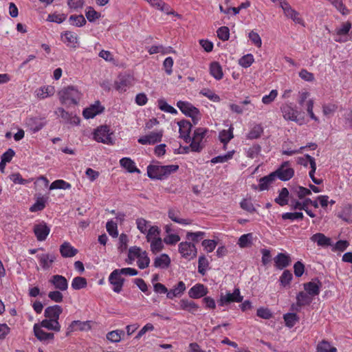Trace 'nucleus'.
Here are the masks:
<instances>
[{
  "instance_id": "f257e3e1",
  "label": "nucleus",
  "mask_w": 352,
  "mask_h": 352,
  "mask_svg": "<svg viewBox=\"0 0 352 352\" xmlns=\"http://www.w3.org/2000/svg\"><path fill=\"white\" fill-rule=\"evenodd\" d=\"M179 169V166L170 164L162 166L158 164H150L147 167V175L151 179H164L171 173L176 172Z\"/></svg>"
},
{
  "instance_id": "f03ea898",
  "label": "nucleus",
  "mask_w": 352,
  "mask_h": 352,
  "mask_svg": "<svg viewBox=\"0 0 352 352\" xmlns=\"http://www.w3.org/2000/svg\"><path fill=\"white\" fill-rule=\"evenodd\" d=\"M58 94L61 104L66 106L78 104L82 97V93L74 86L62 89Z\"/></svg>"
},
{
  "instance_id": "7ed1b4c3",
  "label": "nucleus",
  "mask_w": 352,
  "mask_h": 352,
  "mask_svg": "<svg viewBox=\"0 0 352 352\" xmlns=\"http://www.w3.org/2000/svg\"><path fill=\"white\" fill-rule=\"evenodd\" d=\"M128 258L130 261L128 262L129 264H131L133 261L137 259V265L140 269L146 268L150 263V258L148 256L147 252L136 246L129 248Z\"/></svg>"
},
{
  "instance_id": "20e7f679",
  "label": "nucleus",
  "mask_w": 352,
  "mask_h": 352,
  "mask_svg": "<svg viewBox=\"0 0 352 352\" xmlns=\"http://www.w3.org/2000/svg\"><path fill=\"white\" fill-rule=\"evenodd\" d=\"M208 129L205 128H197L190 138V147L192 152H200L204 148L206 142V135Z\"/></svg>"
},
{
  "instance_id": "39448f33",
  "label": "nucleus",
  "mask_w": 352,
  "mask_h": 352,
  "mask_svg": "<svg viewBox=\"0 0 352 352\" xmlns=\"http://www.w3.org/2000/svg\"><path fill=\"white\" fill-rule=\"evenodd\" d=\"M177 107L186 116L190 117L194 124H197L201 118L199 110L187 101L179 100L177 102Z\"/></svg>"
},
{
  "instance_id": "423d86ee",
  "label": "nucleus",
  "mask_w": 352,
  "mask_h": 352,
  "mask_svg": "<svg viewBox=\"0 0 352 352\" xmlns=\"http://www.w3.org/2000/svg\"><path fill=\"white\" fill-rule=\"evenodd\" d=\"M280 111L283 114V117L285 120L295 122L299 125L303 124L304 120L302 118H298L300 112L293 103H284L280 107Z\"/></svg>"
},
{
  "instance_id": "0eeeda50",
  "label": "nucleus",
  "mask_w": 352,
  "mask_h": 352,
  "mask_svg": "<svg viewBox=\"0 0 352 352\" xmlns=\"http://www.w3.org/2000/svg\"><path fill=\"white\" fill-rule=\"evenodd\" d=\"M351 29V23L349 21H346L341 23L336 29L329 32L332 34L333 40L338 43H346L349 40V31Z\"/></svg>"
},
{
  "instance_id": "6e6552de",
  "label": "nucleus",
  "mask_w": 352,
  "mask_h": 352,
  "mask_svg": "<svg viewBox=\"0 0 352 352\" xmlns=\"http://www.w3.org/2000/svg\"><path fill=\"white\" fill-rule=\"evenodd\" d=\"M113 133L110 131L109 126H100L95 129L94 132V140L98 142H102L107 144H112L113 141L112 139Z\"/></svg>"
},
{
  "instance_id": "1a4fd4ad",
  "label": "nucleus",
  "mask_w": 352,
  "mask_h": 352,
  "mask_svg": "<svg viewBox=\"0 0 352 352\" xmlns=\"http://www.w3.org/2000/svg\"><path fill=\"white\" fill-rule=\"evenodd\" d=\"M284 16L292 20L294 23L305 27V23L300 12L296 10L288 3H284L282 8Z\"/></svg>"
},
{
  "instance_id": "9d476101",
  "label": "nucleus",
  "mask_w": 352,
  "mask_h": 352,
  "mask_svg": "<svg viewBox=\"0 0 352 352\" xmlns=\"http://www.w3.org/2000/svg\"><path fill=\"white\" fill-rule=\"evenodd\" d=\"M178 251L182 257L190 261L195 258L197 254L196 246L190 242H181L178 246Z\"/></svg>"
},
{
  "instance_id": "9b49d317",
  "label": "nucleus",
  "mask_w": 352,
  "mask_h": 352,
  "mask_svg": "<svg viewBox=\"0 0 352 352\" xmlns=\"http://www.w3.org/2000/svg\"><path fill=\"white\" fill-rule=\"evenodd\" d=\"M243 296L241 295V292L239 288H235L232 293L228 292L224 294H221L218 304L219 306H224L231 302H241L243 300Z\"/></svg>"
},
{
  "instance_id": "f8f14e48",
  "label": "nucleus",
  "mask_w": 352,
  "mask_h": 352,
  "mask_svg": "<svg viewBox=\"0 0 352 352\" xmlns=\"http://www.w3.org/2000/svg\"><path fill=\"white\" fill-rule=\"evenodd\" d=\"M108 280L112 286V290L119 294L122 290L124 279L119 274L118 270H114L109 275Z\"/></svg>"
},
{
  "instance_id": "ddd939ff",
  "label": "nucleus",
  "mask_w": 352,
  "mask_h": 352,
  "mask_svg": "<svg viewBox=\"0 0 352 352\" xmlns=\"http://www.w3.org/2000/svg\"><path fill=\"white\" fill-rule=\"evenodd\" d=\"M163 133L162 130L152 131L147 135L140 137L138 142L143 145L154 144L162 141Z\"/></svg>"
},
{
  "instance_id": "4468645a",
  "label": "nucleus",
  "mask_w": 352,
  "mask_h": 352,
  "mask_svg": "<svg viewBox=\"0 0 352 352\" xmlns=\"http://www.w3.org/2000/svg\"><path fill=\"white\" fill-rule=\"evenodd\" d=\"M276 171L278 178L282 181H288L294 175V170L290 166L288 161L282 163Z\"/></svg>"
},
{
  "instance_id": "2eb2a0df",
  "label": "nucleus",
  "mask_w": 352,
  "mask_h": 352,
  "mask_svg": "<svg viewBox=\"0 0 352 352\" xmlns=\"http://www.w3.org/2000/svg\"><path fill=\"white\" fill-rule=\"evenodd\" d=\"M62 41L69 47L76 49L79 46L78 34L72 31H65L60 34Z\"/></svg>"
},
{
  "instance_id": "dca6fc26",
  "label": "nucleus",
  "mask_w": 352,
  "mask_h": 352,
  "mask_svg": "<svg viewBox=\"0 0 352 352\" xmlns=\"http://www.w3.org/2000/svg\"><path fill=\"white\" fill-rule=\"evenodd\" d=\"M104 108L101 105L99 101H96L94 104L85 108L82 111V116L85 119L94 118L97 115L103 112Z\"/></svg>"
},
{
  "instance_id": "f3484780",
  "label": "nucleus",
  "mask_w": 352,
  "mask_h": 352,
  "mask_svg": "<svg viewBox=\"0 0 352 352\" xmlns=\"http://www.w3.org/2000/svg\"><path fill=\"white\" fill-rule=\"evenodd\" d=\"M311 241L317 244L318 246L321 247L322 248H327L329 247H332L333 245V242L332 239L327 236H325L323 233L318 232L313 234L310 237Z\"/></svg>"
},
{
  "instance_id": "a211bd4d",
  "label": "nucleus",
  "mask_w": 352,
  "mask_h": 352,
  "mask_svg": "<svg viewBox=\"0 0 352 352\" xmlns=\"http://www.w3.org/2000/svg\"><path fill=\"white\" fill-rule=\"evenodd\" d=\"M40 266L44 270H50L56 257L54 254L42 253L36 255Z\"/></svg>"
},
{
  "instance_id": "6ab92c4d",
  "label": "nucleus",
  "mask_w": 352,
  "mask_h": 352,
  "mask_svg": "<svg viewBox=\"0 0 352 352\" xmlns=\"http://www.w3.org/2000/svg\"><path fill=\"white\" fill-rule=\"evenodd\" d=\"M50 232V227L43 221L35 224L34 226V233L39 241H45Z\"/></svg>"
},
{
  "instance_id": "aec40b11",
  "label": "nucleus",
  "mask_w": 352,
  "mask_h": 352,
  "mask_svg": "<svg viewBox=\"0 0 352 352\" xmlns=\"http://www.w3.org/2000/svg\"><path fill=\"white\" fill-rule=\"evenodd\" d=\"M49 283L59 291H66L68 288V282L65 277L61 275H53L49 279Z\"/></svg>"
},
{
  "instance_id": "412c9836",
  "label": "nucleus",
  "mask_w": 352,
  "mask_h": 352,
  "mask_svg": "<svg viewBox=\"0 0 352 352\" xmlns=\"http://www.w3.org/2000/svg\"><path fill=\"white\" fill-rule=\"evenodd\" d=\"M177 124L179 126V137L186 143H189L190 141L189 134L192 128L191 123L189 121L183 120L178 122Z\"/></svg>"
},
{
  "instance_id": "4be33fe9",
  "label": "nucleus",
  "mask_w": 352,
  "mask_h": 352,
  "mask_svg": "<svg viewBox=\"0 0 352 352\" xmlns=\"http://www.w3.org/2000/svg\"><path fill=\"white\" fill-rule=\"evenodd\" d=\"M43 327H41L38 323H36L34 325V333L38 340L43 342H47L50 340H52L54 338V335L52 333H47L43 329Z\"/></svg>"
},
{
  "instance_id": "5701e85b",
  "label": "nucleus",
  "mask_w": 352,
  "mask_h": 352,
  "mask_svg": "<svg viewBox=\"0 0 352 352\" xmlns=\"http://www.w3.org/2000/svg\"><path fill=\"white\" fill-rule=\"evenodd\" d=\"M208 294V289L200 283L195 284L188 291V296L191 298H200L205 296Z\"/></svg>"
},
{
  "instance_id": "b1692460",
  "label": "nucleus",
  "mask_w": 352,
  "mask_h": 352,
  "mask_svg": "<svg viewBox=\"0 0 352 352\" xmlns=\"http://www.w3.org/2000/svg\"><path fill=\"white\" fill-rule=\"evenodd\" d=\"M304 289L312 298L320 294L321 283L316 279L304 284Z\"/></svg>"
},
{
  "instance_id": "393cba45",
  "label": "nucleus",
  "mask_w": 352,
  "mask_h": 352,
  "mask_svg": "<svg viewBox=\"0 0 352 352\" xmlns=\"http://www.w3.org/2000/svg\"><path fill=\"white\" fill-rule=\"evenodd\" d=\"M25 124L32 132L36 133L45 125V121L43 118H30L26 120Z\"/></svg>"
},
{
  "instance_id": "a878e982",
  "label": "nucleus",
  "mask_w": 352,
  "mask_h": 352,
  "mask_svg": "<svg viewBox=\"0 0 352 352\" xmlns=\"http://www.w3.org/2000/svg\"><path fill=\"white\" fill-rule=\"evenodd\" d=\"M275 267L278 270H283L290 265L291 258L288 254L278 253L274 258Z\"/></svg>"
},
{
  "instance_id": "bb28decb",
  "label": "nucleus",
  "mask_w": 352,
  "mask_h": 352,
  "mask_svg": "<svg viewBox=\"0 0 352 352\" xmlns=\"http://www.w3.org/2000/svg\"><path fill=\"white\" fill-rule=\"evenodd\" d=\"M186 289L185 283L183 281H179L173 289L167 292V298L173 299L174 298L180 297Z\"/></svg>"
},
{
  "instance_id": "cd10ccee",
  "label": "nucleus",
  "mask_w": 352,
  "mask_h": 352,
  "mask_svg": "<svg viewBox=\"0 0 352 352\" xmlns=\"http://www.w3.org/2000/svg\"><path fill=\"white\" fill-rule=\"evenodd\" d=\"M55 93V88L52 85L43 86L35 91V95L40 100L45 99L53 96Z\"/></svg>"
},
{
  "instance_id": "c85d7f7f",
  "label": "nucleus",
  "mask_w": 352,
  "mask_h": 352,
  "mask_svg": "<svg viewBox=\"0 0 352 352\" xmlns=\"http://www.w3.org/2000/svg\"><path fill=\"white\" fill-rule=\"evenodd\" d=\"M168 217L174 222L182 226L190 225L192 221L190 219H184L179 217V212L175 209H170L168 212Z\"/></svg>"
},
{
  "instance_id": "c756f323",
  "label": "nucleus",
  "mask_w": 352,
  "mask_h": 352,
  "mask_svg": "<svg viewBox=\"0 0 352 352\" xmlns=\"http://www.w3.org/2000/svg\"><path fill=\"white\" fill-rule=\"evenodd\" d=\"M234 127L230 125L228 129L221 130L219 133V139L223 144V148L226 149V145L234 138Z\"/></svg>"
},
{
  "instance_id": "7c9ffc66",
  "label": "nucleus",
  "mask_w": 352,
  "mask_h": 352,
  "mask_svg": "<svg viewBox=\"0 0 352 352\" xmlns=\"http://www.w3.org/2000/svg\"><path fill=\"white\" fill-rule=\"evenodd\" d=\"M62 311L63 309L59 305L50 306L45 309V316L47 318L58 320Z\"/></svg>"
},
{
  "instance_id": "2f4dec72",
  "label": "nucleus",
  "mask_w": 352,
  "mask_h": 352,
  "mask_svg": "<svg viewBox=\"0 0 352 352\" xmlns=\"http://www.w3.org/2000/svg\"><path fill=\"white\" fill-rule=\"evenodd\" d=\"M148 52L150 55L155 54H168L175 53L172 47H164L162 45H154L148 47Z\"/></svg>"
},
{
  "instance_id": "473e14b6",
  "label": "nucleus",
  "mask_w": 352,
  "mask_h": 352,
  "mask_svg": "<svg viewBox=\"0 0 352 352\" xmlns=\"http://www.w3.org/2000/svg\"><path fill=\"white\" fill-rule=\"evenodd\" d=\"M60 252L63 257H73L78 253V250L69 242H64L60 247Z\"/></svg>"
},
{
  "instance_id": "72a5a7b5",
  "label": "nucleus",
  "mask_w": 352,
  "mask_h": 352,
  "mask_svg": "<svg viewBox=\"0 0 352 352\" xmlns=\"http://www.w3.org/2000/svg\"><path fill=\"white\" fill-rule=\"evenodd\" d=\"M306 148H311V149H315L316 148V144L314 143H310L305 146H301L299 148L296 149H291L287 147V143H285L283 146V149L281 151L282 154L287 156H292L295 154L302 153L303 150Z\"/></svg>"
},
{
  "instance_id": "f704fd0d",
  "label": "nucleus",
  "mask_w": 352,
  "mask_h": 352,
  "mask_svg": "<svg viewBox=\"0 0 352 352\" xmlns=\"http://www.w3.org/2000/svg\"><path fill=\"white\" fill-rule=\"evenodd\" d=\"M338 217L347 223H352V205L350 204L344 205Z\"/></svg>"
},
{
  "instance_id": "c9c22d12",
  "label": "nucleus",
  "mask_w": 352,
  "mask_h": 352,
  "mask_svg": "<svg viewBox=\"0 0 352 352\" xmlns=\"http://www.w3.org/2000/svg\"><path fill=\"white\" fill-rule=\"evenodd\" d=\"M170 264V258L166 254H162L157 256L153 261V265L157 268L166 269Z\"/></svg>"
},
{
  "instance_id": "e433bc0d",
  "label": "nucleus",
  "mask_w": 352,
  "mask_h": 352,
  "mask_svg": "<svg viewBox=\"0 0 352 352\" xmlns=\"http://www.w3.org/2000/svg\"><path fill=\"white\" fill-rule=\"evenodd\" d=\"M120 166L125 168L129 173H140V170L136 167L135 163L129 157H123L120 160Z\"/></svg>"
},
{
  "instance_id": "4c0bfd02",
  "label": "nucleus",
  "mask_w": 352,
  "mask_h": 352,
  "mask_svg": "<svg viewBox=\"0 0 352 352\" xmlns=\"http://www.w3.org/2000/svg\"><path fill=\"white\" fill-rule=\"evenodd\" d=\"M179 305L181 309L187 311L192 314L196 312L199 309V306L197 305V304H196L195 302L192 300L186 298L180 300Z\"/></svg>"
},
{
  "instance_id": "58836bf2",
  "label": "nucleus",
  "mask_w": 352,
  "mask_h": 352,
  "mask_svg": "<svg viewBox=\"0 0 352 352\" xmlns=\"http://www.w3.org/2000/svg\"><path fill=\"white\" fill-rule=\"evenodd\" d=\"M43 328H46L48 330L54 331L56 332L60 331V325L58 320L47 318L42 320L41 323H38Z\"/></svg>"
},
{
  "instance_id": "ea45409f",
  "label": "nucleus",
  "mask_w": 352,
  "mask_h": 352,
  "mask_svg": "<svg viewBox=\"0 0 352 352\" xmlns=\"http://www.w3.org/2000/svg\"><path fill=\"white\" fill-rule=\"evenodd\" d=\"M135 223L138 230L144 235L148 232V230H150L151 228L155 226L153 225L150 221H148L142 217L138 218L135 220Z\"/></svg>"
},
{
  "instance_id": "a19ab883",
  "label": "nucleus",
  "mask_w": 352,
  "mask_h": 352,
  "mask_svg": "<svg viewBox=\"0 0 352 352\" xmlns=\"http://www.w3.org/2000/svg\"><path fill=\"white\" fill-rule=\"evenodd\" d=\"M210 74L217 80H219L223 78V74L222 67L219 63H211L210 65Z\"/></svg>"
},
{
  "instance_id": "79ce46f5",
  "label": "nucleus",
  "mask_w": 352,
  "mask_h": 352,
  "mask_svg": "<svg viewBox=\"0 0 352 352\" xmlns=\"http://www.w3.org/2000/svg\"><path fill=\"white\" fill-rule=\"evenodd\" d=\"M316 352H338V350L329 342L324 340L318 343Z\"/></svg>"
},
{
  "instance_id": "37998d69",
  "label": "nucleus",
  "mask_w": 352,
  "mask_h": 352,
  "mask_svg": "<svg viewBox=\"0 0 352 352\" xmlns=\"http://www.w3.org/2000/svg\"><path fill=\"white\" fill-rule=\"evenodd\" d=\"M161 230L157 226H154L148 230V232L144 234L146 241L148 243L151 241L160 238Z\"/></svg>"
},
{
  "instance_id": "c03bdc74",
  "label": "nucleus",
  "mask_w": 352,
  "mask_h": 352,
  "mask_svg": "<svg viewBox=\"0 0 352 352\" xmlns=\"http://www.w3.org/2000/svg\"><path fill=\"white\" fill-rule=\"evenodd\" d=\"M124 336V331L123 330L116 329L109 332L106 337L111 342H119Z\"/></svg>"
},
{
  "instance_id": "a18cd8bd",
  "label": "nucleus",
  "mask_w": 352,
  "mask_h": 352,
  "mask_svg": "<svg viewBox=\"0 0 352 352\" xmlns=\"http://www.w3.org/2000/svg\"><path fill=\"white\" fill-rule=\"evenodd\" d=\"M313 298L307 293L300 292L297 294L296 302L298 306L309 305Z\"/></svg>"
},
{
  "instance_id": "49530a36",
  "label": "nucleus",
  "mask_w": 352,
  "mask_h": 352,
  "mask_svg": "<svg viewBox=\"0 0 352 352\" xmlns=\"http://www.w3.org/2000/svg\"><path fill=\"white\" fill-rule=\"evenodd\" d=\"M157 106L159 109L162 111L173 115L177 113V111L173 107L168 104L164 98H160L157 100Z\"/></svg>"
},
{
  "instance_id": "de8ad7c7",
  "label": "nucleus",
  "mask_w": 352,
  "mask_h": 352,
  "mask_svg": "<svg viewBox=\"0 0 352 352\" xmlns=\"http://www.w3.org/2000/svg\"><path fill=\"white\" fill-rule=\"evenodd\" d=\"M253 239V234L252 233H248L241 235L238 241V245L241 248H245L252 245Z\"/></svg>"
},
{
  "instance_id": "09e8293b",
  "label": "nucleus",
  "mask_w": 352,
  "mask_h": 352,
  "mask_svg": "<svg viewBox=\"0 0 352 352\" xmlns=\"http://www.w3.org/2000/svg\"><path fill=\"white\" fill-rule=\"evenodd\" d=\"M288 196L289 191L287 188H283L280 190L278 196L275 199V201L281 206H285L288 204Z\"/></svg>"
},
{
  "instance_id": "8fccbe9b",
  "label": "nucleus",
  "mask_w": 352,
  "mask_h": 352,
  "mask_svg": "<svg viewBox=\"0 0 352 352\" xmlns=\"http://www.w3.org/2000/svg\"><path fill=\"white\" fill-rule=\"evenodd\" d=\"M47 199V197H38L36 202L30 207V210L32 212H35L43 210L45 207Z\"/></svg>"
},
{
  "instance_id": "3c124183",
  "label": "nucleus",
  "mask_w": 352,
  "mask_h": 352,
  "mask_svg": "<svg viewBox=\"0 0 352 352\" xmlns=\"http://www.w3.org/2000/svg\"><path fill=\"white\" fill-rule=\"evenodd\" d=\"M71 188V184L63 179L55 180L50 186V190L56 189L69 190Z\"/></svg>"
},
{
  "instance_id": "603ef678",
  "label": "nucleus",
  "mask_w": 352,
  "mask_h": 352,
  "mask_svg": "<svg viewBox=\"0 0 352 352\" xmlns=\"http://www.w3.org/2000/svg\"><path fill=\"white\" fill-rule=\"evenodd\" d=\"M306 110L307 112L308 116L311 118V120L315 121L317 123L320 122L319 118L316 116V114L314 112V100L312 98L309 99L306 104Z\"/></svg>"
},
{
  "instance_id": "864d4df0",
  "label": "nucleus",
  "mask_w": 352,
  "mask_h": 352,
  "mask_svg": "<svg viewBox=\"0 0 352 352\" xmlns=\"http://www.w3.org/2000/svg\"><path fill=\"white\" fill-rule=\"evenodd\" d=\"M234 153V151H228L227 153L224 155H218L217 157H213L210 162L213 164L217 163H224L231 160L233 157Z\"/></svg>"
},
{
  "instance_id": "5fc2aeb1",
  "label": "nucleus",
  "mask_w": 352,
  "mask_h": 352,
  "mask_svg": "<svg viewBox=\"0 0 352 352\" xmlns=\"http://www.w3.org/2000/svg\"><path fill=\"white\" fill-rule=\"evenodd\" d=\"M263 131L261 124H255L247 134V138L249 140H254L258 138Z\"/></svg>"
},
{
  "instance_id": "6e6d98bb",
  "label": "nucleus",
  "mask_w": 352,
  "mask_h": 352,
  "mask_svg": "<svg viewBox=\"0 0 352 352\" xmlns=\"http://www.w3.org/2000/svg\"><path fill=\"white\" fill-rule=\"evenodd\" d=\"M150 243L151 246V251L153 254H157L160 252H161L164 249V240L162 239V238H159L157 239L148 242Z\"/></svg>"
},
{
  "instance_id": "4d7b16f0",
  "label": "nucleus",
  "mask_w": 352,
  "mask_h": 352,
  "mask_svg": "<svg viewBox=\"0 0 352 352\" xmlns=\"http://www.w3.org/2000/svg\"><path fill=\"white\" fill-rule=\"evenodd\" d=\"M209 262L205 256H200L198 261V272L204 275L208 269Z\"/></svg>"
},
{
  "instance_id": "13d9d810",
  "label": "nucleus",
  "mask_w": 352,
  "mask_h": 352,
  "mask_svg": "<svg viewBox=\"0 0 352 352\" xmlns=\"http://www.w3.org/2000/svg\"><path fill=\"white\" fill-rule=\"evenodd\" d=\"M337 109L338 106L333 103H325L322 105V113L326 117L332 116Z\"/></svg>"
},
{
  "instance_id": "bf43d9fd",
  "label": "nucleus",
  "mask_w": 352,
  "mask_h": 352,
  "mask_svg": "<svg viewBox=\"0 0 352 352\" xmlns=\"http://www.w3.org/2000/svg\"><path fill=\"white\" fill-rule=\"evenodd\" d=\"M254 62V58L252 54H245L239 60V65L243 68L250 67Z\"/></svg>"
},
{
  "instance_id": "052dcab7",
  "label": "nucleus",
  "mask_w": 352,
  "mask_h": 352,
  "mask_svg": "<svg viewBox=\"0 0 352 352\" xmlns=\"http://www.w3.org/2000/svg\"><path fill=\"white\" fill-rule=\"evenodd\" d=\"M281 217L283 220H301L303 219L304 214L302 212H285L282 214Z\"/></svg>"
},
{
  "instance_id": "680f3d73",
  "label": "nucleus",
  "mask_w": 352,
  "mask_h": 352,
  "mask_svg": "<svg viewBox=\"0 0 352 352\" xmlns=\"http://www.w3.org/2000/svg\"><path fill=\"white\" fill-rule=\"evenodd\" d=\"M293 278L292 274L289 270H285L279 278V281L283 287L289 285Z\"/></svg>"
},
{
  "instance_id": "e2e57ef3",
  "label": "nucleus",
  "mask_w": 352,
  "mask_h": 352,
  "mask_svg": "<svg viewBox=\"0 0 352 352\" xmlns=\"http://www.w3.org/2000/svg\"><path fill=\"white\" fill-rule=\"evenodd\" d=\"M69 20L72 25L77 27H82L86 23V20L82 14L72 15L70 16Z\"/></svg>"
},
{
  "instance_id": "0e129e2a",
  "label": "nucleus",
  "mask_w": 352,
  "mask_h": 352,
  "mask_svg": "<svg viewBox=\"0 0 352 352\" xmlns=\"http://www.w3.org/2000/svg\"><path fill=\"white\" fill-rule=\"evenodd\" d=\"M87 285V280L85 278L78 276L75 277L72 282V287L74 289H80L85 287Z\"/></svg>"
},
{
  "instance_id": "69168bd1",
  "label": "nucleus",
  "mask_w": 352,
  "mask_h": 352,
  "mask_svg": "<svg viewBox=\"0 0 352 352\" xmlns=\"http://www.w3.org/2000/svg\"><path fill=\"white\" fill-rule=\"evenodd\" d=\"M283 318H284L286 326L289 328L293 327L298 319L297 315L294 313L286 314L284 315Z\"/></svg>"
},
{
  "instance_id": "338daca9",
  "label": "nucleus",
  "mask_w": 352,
  "mask_h": 352,
  "mask_svg": "<svg viewBox=\"0 0 352 352\" xmlns=\"http://www.w3.org/2000/svg\"><path fill=\"white\" fill-rule=\"evenodd\" d=\"M85 16L89 21L93 22L100 17V14L89 6L87 8Z\"/></svg>"
},
{
  "instance_id": "774afa93",
  "label": "nucleus",
  "mask_w": 352,
  "mask_h": 352,
  "mask_svg": "<svg viewBox=\"0 0 352 352\" xmlns=\"http://www.w3.org/2000/svg\"><path fill=\"white\" fill-rule=\"evenodd\" d=\"M201 245L204 250L210 253L214 251L217 245V242L214 240L205 239L202 241Z\"/></svg>"
}]
</instances>
